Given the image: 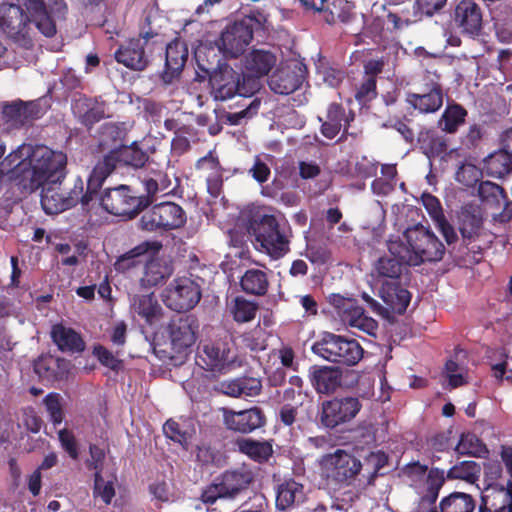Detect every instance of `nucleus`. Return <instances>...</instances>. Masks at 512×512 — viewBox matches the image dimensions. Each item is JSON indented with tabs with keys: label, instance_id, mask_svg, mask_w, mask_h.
<instances>
[{
	"label": "nucleus",
	"instance_id": "f704fd0d",
	"mask_svg": "<svg viewBox=\"0 0 512 512\" xmlns=\"http://www.w3.org/2000/svg\"><path fill=\"white\" fill-rule=\"evenodd\" d=\"M467 115L468 112L462 105L455 102L448 103L438 121V126L442 131L454 134L465 123Z\"/></svg>",
	"mask_w": 512,
	"mask_h": 512
},
{
	"label": "nucleus",
	"instance_id": "20e7f679",
	"mask_svg": "<svg viewBox=\"0 0 512 512\" xmlns=\"http://www.w3.org/2000/svg\"><path fill=\"white\" fill-rule=\"evenodd\" d=\"M254 479L255 473L247 465L225 470L202 489L200 499L206 505V512H217L213 505L219 499L234 500L250 487Z\"/></svg>",
	"mask_w": 512,
	"mask_h": 512
},
{
	"label": "nucleus",
	"instance_id": "3c124183",
	"mask_svg": "<svg viewBox=\"0 0 512 512\" xmlns=\"http://www.w3.org/2000/svg\"><path fill=\"white\" fill-rule=\"evenodd\" d=\"M333 9H329V14L326 21L329 24H335L337 21L348 24L355 18L352 6L348 2L338 1V4L333 2Z\"/></svg>",
	"mask_w": 512,
	"mask_h": 512
},
{
	"label": "nucleus",
	"instance_id": "bf43d9fd",
	"mask_svg": "<svg viewBox=\"0 0 512 512\" xmlns=\"http://www.w3.org/2000/svg\"><path fill=\"white\" fill-rule=\"evenodd\" d=\"M421 202L435 223L445 218L440 200L436 196L430 193H423Z\"/></svg>",
	"mask_w": 512,
	"mask_h": 512
},
{
	"label": "nucleus",
	"instance_id": "412c9836",
	"mask_svg": "<svg viewBox=\"0 0 512 512\" xmlns=\"http://www.w3.org/2000/svg\"><path fill=\"white\" fill-rule=\"evenodd\" d=\"M115 154L109 152L100 159L93 167L88 179L86 191H83L82 206H88L89 203L98 194L105 180L115 171L117 167V158Z\"/></svg>",
	"mask_w": 512,
	"mask_h": 512
},
{
	"label": "nucleus",
	"instance_id": "a878e982",
	"mask_svg": "<svg viewBox=\"0 0 512 512\" xmlns=\"http://www.w3.org/2000/svg\"><path fill=\"white\" fill-rule=\"evenodd\" d=\"M379 294L387 308L399 315L406 311L411 301V293L400 282H382Z\"/></svg>",
	"mask_w": 512,
	"mask_h": 512
},
{
	"label": "nucleus",
	"instance_id": "6e6d98bb",
	"mask_svg": "<svg viewBox=\"0 0 512 512\" xmlns=\"http://www.w3.org/2000/svg\"><path fill=\"white\" fill-rule=\"evenodd\" d=\"M165 279V273L160 263L156 261L148 262L145 265L143 277L141 278V284L144 287H153L162 283Z\"/></svg>",
	"mask_w": 512,
	"mask_h": 512
},
{
	"label": "nucleus",
	"instance_id": "f257e3e1",
	"mask_svg": "<svg viewBox=\"0 0 512 512\" xmlns=\"http://www.w3.org/2000/svg\"><path fill=\"white\" fill-rule=\"evenodd\" d=\"M27 150V159L30 169L23 168L24 187L35 191L42 188L41 206L46 214H59L78 203L82 204L84 182L81 177L74 180L69 190L62 188V180L66 176L67 156L63 152L53 151L46 146H39L32 150L21 147L11 152L4 161L9 166L18 168L25 165L23 151Z\"/></svg>",
	"mask_w": 512,
	"mask_h": 512
},
{
	"label": "nucleus",
	"instance_id": "4c0bfd02",
	"mask_svg": "<svg viewBox=\"0 0 512 512\" xmlns=\"http://www.w3.org/2000/svg\"><path fill=\"white\" fill-rule=\"evenodd\" d=\"M409 266L400 257L392 255L384 256L377 260L375 271L378 277L386 278L384 282H400L403 268Z\"/></svg>",
	"mask_w": 512,
	"mask_h": 512
},
{
	"label": "nucleus",
	"instance_id": "7c9ffc66",
	"mask_svg": "<svg viewBox=\"0 0 512 512\" xmlns=\"http://www.w3.org/2000/svg\"><path fill=\"white\" fill-rule=\"evenodd\" d=\"M476 506V499L471 494L454 491L443 497L439 505L429 512H474Z\"/></svg>",
	"mask_w": 512,
	"mask_h": 512
},
{
	"label": "nucleus",
	"instance_id": "a19ab883",
	"mask_svg": "<svg viewBox=\"0 0 512 512\" xmlns=\"http://www.w3.org/2000/svg\"><path fill=\"white\" fill-rule=\"evenodd\" d=\"M132 308L148 324H152L161 313V306L153 294L136 295L133 298Z\"/></svg>",
	"mask_w": 512,
	"mask_h": 512
},
{
	"label": "nucleus",
	"instance_id": "9d476101",
	"mask_svg": "<svg viewBox=\"0 0 512 512\" xmlns=\"http://www.w3.org/2000/svg\"><path fill=\"white\" fill-rule=\"evenodd\" d=\"M201 297V287L196 281L188 277H180L166 287L163 302L173 311L185 312L193 309Z\"/></svg>",
	"mask_w": 512,
	"mask_h": 512
},
{
	"label": "nucleus",
	"instance_id": "4d7b16f0",
	"mask_svg": "<svg viewBox=\"0 0 512 512\" xmlns=\"http://www.w3.org/2000/svg\"><path fill=\"white\" fill-rule=\"evenodd\" d=\"M163 433L167 438L187 449L190 435L187 431L181 429L178 422L173 419L167 420L163 425Z\"/></svg>",
	"mask_w": 512,
	"mask_h": 512
},
{
	"label": "nucleus",
	"instance_id": "338daca9",
	"mask_svg": "<svg viewBox=\"0 0 512 512\" xmlns=\"http://www.w3.org/2000/svg\"><path fill=\"white\" fill-rule=\"evenodd\" d=\"M329 303L337 310L341 320L344 319L346 313L350 312L352 308L357 306L355 300L343 297L340 294H331L329 296Z\"/></svg>",
	"mask_w": 512,
	"mask_h": 512
},
{
	"label": "nucleus",
	"instance_id": "09e8293b",
	"mask_svg": "<svg viewBox=\"0 0 512 512\" xmlns=\"http://www.w3.org/2000/svg\"><path fill=\"white\" fill-rule=\"evenodd\" d=\"M116 482L117 476L115 473H111L107 476V479L103 477L102 473H94L93 496L95 498L100 497L106 505H109L115 496Z\"/></svg>",
	"mask_w": 512,
	"mask_h": 512
},
{
	"label": "nucleus",
	"instance_id": "a211bd4d",
	"mask_svg": "<svg viewBox=\"0 0 512 512\" xmlns=\"http://www.w3.org/2000/svg\"><path fill=\"white\" fill-rule=\"evenodd\" d=\"M188 47L186 43L178 38L166 46L164 70L160 79L165 85L172 84L179 79L188 60Z\"/></svg>",
	"mask_w": 512,
	"mask_h": 512
},
{
	"label": "nucleus",
	"instance_id": "13d9d810",
	"mask_svg": "<svg viewBox=\"0 0 512 512\" xmlns=\"http://www.w3.org/2000/svg\"><path fill=\"white\" fill-rule=\"evenodd\" d=\"M481 176L480 170L473 164H462L456 171V181L466 187H473Z\"/></svg>",
	"mask_w": 512,
	"mask_h": 512
},
{
	"label": "nucleus",
	"instance_id": "c9c22d12",
	"mask_svg": "<svg viewBox=\"0 0 512 512\" xmlns=\"http://www.w3.org/2000/svg\"><path fill=\"white\" fill-rule=\"evenodd\" d=\"M484 169L489 176L502 178L512 172V154L502 147L490 154L484 161Z\"/></svg>",
	"mask_w": 512,
	"mask_h": 512
},
{
	"label": "nucleus",
	"instance_id": "ea45409f",
	"mask_svg": "<svg viewBox=\"0 0 512 512\" xmlns=\"http://www.w3.org/2000/svg\"><path fill=\"white\" fill-rule=\"evenodd\" d=\"M446 479L447 477L443 469L438 467L429 469L425 479L426 491L421 498V502L429 506L434 505Z\"/></svg>",
	"mask_w": 512,
	"mask_h": 512
},
{
	"label": "nucleus",
	"instance_id": "aec40b11",
	"mask_svg": "<svg viewBox=\"0 0 512 512\" xmlns=\"http://www.w3.org/2000/svg\"><path fill=\"white\" fill-rule=\"evenodd\" d=\"M72 111L78 121L87 129L106 117V102L100 97L80 95L72 102Z\"/></svg>",
	"mask_w": 512,
	"mask_h": 512
},
{
	"label": "nucleus",
	"instance_id": "69168bd1",
	"mask_svg": "<svg viewBox=\"0 0 512 512\" xmlns=\"http://www.w3.org/2000/svg\"><path fill=\"white\" fill-rule=\"evenodd\" d=\"M58 437L67 454L74 460L78 459L79 451L74 434L67 429H62L58 432Z\"/></svg>",
	"mask_w": 512,
	"mask_h": 512
},
{
	"label": "nucleus",
	"instance_id": "5701e85b",
	"mask_svg": "<svg viewBox=\"0 0 512 512\" xmlns=\"http://www.w3.org/2000/svg\"><path fill=\"white\" fill-rule=\"evenodd\" d=\"M115 59L118 63L131 70H144L149 64L145 53V42L141 38L130 39L116 50Z\"/></svg>",
	"mask_w": 512,
	"mask_h": 512
},
{
	"label": "nucleus",
	"instance_id": "f03ea898",
	"mask_svg": "<svg viewBox=\"0 0 512 512\" xmlns=\"http://www.w3.org/2000/svg\"><path fill=\"white\" fill-rule=\"evenodd\" d=\"M404 237L406 243L401 240L389 241L388 251L400 257L409 266L442 260L445 246L430 229L423 225H415L406 229Z\"/></svg>",
	"mask_w": 512,
	"mask_h": 512
},
{
	"label": "nucleus",
	"instance_id": "864d4df0",
	"mask_svg": "<svg viewBox=\"0 0 512 512\" xmlns=\"http://www.w3.org/2000/svg\"><path fill=\"white\" fill-rule=\"evenodd\" d=\"M50 420L54 425H59L64 419L63 406L61 404V396L56 392L47 394L43 400Z\"/></svg>",
	"mask_w": 512,
	"mask_h": 512
},
{
	"label": "nucleus",
	"instance_id": "9b49d317",
	"mask_svg": "<svg viewBox=\"0 0 512 512\" xmlns=\"http://www.w3.org/2000/svg\"><path fill=\"white\" fill-rule=\"evenodd\" d=\"M361 407L362 404L356 397L325 400L321 404L320 423L327 429H335L354 419Z\"/></svg>",
	"mask_w": 512,
	"mask_h": 512
},
{
	"label": "nucleus",
	"instance_id": "37998d69",
	"mask_svg": "<svg viewBox=\"0 0 512 512\" xmlns=\"http://www.w3.org/2000/svg\"><path fill=\"white\" fill-rule=\"evenodd\" d=\"M418 141L425 154L429 157H439L446 153L448 144L445 136L434 130H426L419 134Z\"/></svg>",
	"mask_w": 512,
	"mask_h": 512
},
{
	"label": "nucleus",
	"instance_id": "393cba45",
	"mask_svg": "<svg viewBox=\"0 0 512 512\" xmlns=\"http://www.w3.org/2000/svg\"><path fill=\"white\" fill-rule=\"evenodd\" d=\"M51 338L63 353L78 354L82 353L86 348V343L81 334L61 323L52 326Z\"/></svg>",
	"mask_w": 512,
	"mask_h": 512
},
{
	"label": "nucleus",
	"instance_id": "5fc2aeb1",
	"mask_svg": "<svg viewBox=\"0 0 512 512\" xmlns=\"http://www.w3.org/2000/svg\"><path fill=\"white\" fill-rule=\"evenodd\" d=\"M377 80L363 76L356 87L355 99L360 104H366L377 97Z\"/></svg>",
	"mask_w": 512,
	"mask_h": 512
},
{
	"label": "nucleus",
	"instance_id": "e2e57ef3",
	"mask_svg": "<svg viewBox=\"0 0 512 512\" xmlns=\"http://www.w3.org/2000/svg\"><path fill=\"white\" fill-rule=\"evenodd\" d=\"M93 354L97 357L99 362L111 370L117 371L121 367V360L115 357L106 347L96 345L93 349Z\"/></svg>",
	"mask_w": 512,
	"mask_h": 512
},
{
	"label": "nucleus",
	"instance_id": "6e6552de",
	"mask_svg": "<svg viewBox=\"0 0 512 512\" xmlns=\"http://www.w3.org/2000/svg\"><path fill=\"white\" fill-rule=\"evenodd\" d=\"M99 200L105 211L127 219L134 218L148 207V201L139 200L128 185L106 188Z\"/></svg>",
	"mask_w": 512,
	"mask_h": 512
},
{
	"label": "nucleus",
	"instance_id": "0eeeda50",
	"mask_svg": "<svg viewBox=\"0 0 512 512\" xmlns=\"http://www.w3.org/2000/svg\"><path fill=\"white\" fill-rule=\"evenodd\" d=\"M262 28L260 20L247 15L229 23L222 31L218 47L226 57L237 58L251 43L254 33Z\"/></svg>",
	"mask_w": 512,
	"mask_h": 512
},
{
	"label": "nucleus",
	"instance_id": "b1692460",
	"mask_svg": "<svg viewBox=\"0 0 512 512\" xmlns=\"http://www.w3.org/2000/svg\"><path fill=\"white\" fill-rule=\"evenodd\" d=\"M458 229L463 242L471 241L479 236L483 226L481 208L472 203L465 204L457 213Z\"/></svg>",
	"mask_w": 512,
	"mask_h": 512
},
{
	"label": "nucleus",
	"instance_id": "f3484780",
	"mask_svg": "<svg viewBox=\"0 0 512 512\" xmlns=\"http://www.w3.org/2000/svg\"><path fill=\"white\" fill-rule=\"evenodd\" d=\"M331 465L330 477L340 484L350 485L360 473L363 465L354 455L338 449L327 457Z\"/></svg>",
	"mask_w": 512,
	"mask_h": 512
},
{
	"label": "nucleus",
	"instance_id": "8fccbe9b",
	"mask_svg": "<svg viewBox=\"0 0 512 512\" xmlns=\"http://www.w3.org/2000/svg\"><path fill=\"white\" fill-rule=\"evenodd\" d=\"M261 105V100L259 98H254L250 104L239 112H227L223 111L219 116L221 122L228 125H239L242 120L252 118L254 115L258 113V110Z\"/></svg>",
	"mask_w": 512,
	"mask_h": 512
},
{
	"label": "nucleus",
	"instance_id": "423d86ee",
	"mask_svg": "<svg viewBox=\"0 0 512 512\" xmlns=\"http://www.w3.org/2000/svg\"><path fill=\"white\" fill-rule=\"evenodd\" d=\"M311 350L328 362L346 366L356 365L364 353L362 346L355 339L331 332H324L321 338L313 343Z\"/></svg>",
	"mask_w": 512,
	"mask_h": 512
},
{
	"label": "nucleus",
	"instance_id": "4be33fe9",
	"mask_svg": "<svg viewBox=\"0 0 512 512\" xmlns=\"http://www.w3.org/2000/svg\"><path fill=\"white\" fill-rule=\"evenodd\" d=\"M478 512H512V488L489 483L482 492Z\"/></svg>",
	"mask_w": 512,
	"mask_h": 512
},
{
	"label": "nucleus",
	"instance_id": "6ab92c4d",
	"mask_svg": "<svg viewBox=\"0 0 512 512\" xmlns=\"http://www.w3.org/2000/svg\"><path fill=\"white\" fill-rule=\"evenodd\" d=\"M453 21L461 33L470 37L478 36L482 29V12L472 0H461L455 7Z\"/></svg>",
	"mask_w": 512,
	"mask_h": 512
},
{
	"label": "nucleus",
	"instance_id": "2eb2a0df",
	"mask_svg": "<svg viewBox=\"0 0 512 512\" xmlns=\"http://www.w3.org/2000/svg\"><path fill=\"white\" fill-rule=\"evenodd\" d=\"M428 82L421 93L408 95L409 104L420 113L429 114L438 111L443 105V89L439 82V76L431 77L428 72Z\"/></svg>",
	"mask_w": 512,
	"mask_h": 512
},
{
	"label": "nucleus",
	"instance_id": "49530a36",
	"mask_svg": "<svg viewBox=\"0 0 512 512\" xmlns=\"http://www.w3.org/2000/svg\"><path fill=\"white\" fill-rule=\"evenodd\" d=\"M478 196L490 208L500 209L505 202L506 193L498 184L482 181L478 186Z\"/></svg>",
	"mask_w": 512,
	"mask_h": 512
},
{
	"label": "nucleus",
	"instance_id": "cd10ccee",
	"mask_svg": "<svg viewBox=\"0 0 512 512\" xmlns=\"http://www.w3.org/2000/svg\"><path fill=\"white\" fill-rule=\"evenodd\" d=\"M276 63V57L269 51L252 50L244 60V75L252 77L255 81L268 75Z\"/></svg>",
	"mask_w": 512,
	"mask_h": 512
},
{
	"label": "nucleus",
	"instance_id": "dca6fc26",
	"mask_svg": "<svg viewBox=\"0 0 512 512\" xmlns=\"http://www.w3.org/2000/svg\"><path fill=\"white\" fill-rule=\"evenodd\" d=\"M308 379L316 393L331 395L343 386V371L337 366L312 365L308 369Z\"/></svg>",
	"mask_w": 512,
	"mask_h": 512
},
{
	"label": "nucleus",
	"instance_id": "39448f33",
	"mask_svg": "<svg viewBox=\"0 0 512 512\" xmlns=\"http://www.w3.org/2000/svg\"><path fill=\"white\" fill-rule=\"evenodd\" d=\"M211 96L215 101H226L235 96L251 97L259 89L260 83L252 77H245L243 71H236L228 65L214 70L209 78Z\"/></svg>",
	"mask_w": 512,
	"mask_h": 512
},
{
	"label": "nucleus",
	"instance_id": "052dcab7",
	"mask_svg": "<svg viewBox=\"0 0 512 512\" xmlns=\"http://www.w3.org/2000/svg\"><path fill=\"white\" fill-rule=\"evenodd\" d=\"M90 458L86 460V467L94 473H102L105 451L96 444L89 445Z\"/></svg>",
	"mask_w": 512,
	"mask_h": 512
},
{
	"label": "nucleus",
	"instance_id": "774afa93",
	"mask_svg": "<svg viewBox=\"0 0 512 512\" xmlns=\"http://www.w3.org/2000/svg\"><path fill=\"white\" fill-rule=\"evenodd\" d=\"M429 468L425 464H421L419 461H413L406 464L402 472L411 482H419L426 476Z\"/></svg>",
	"mask_w": 512,
	"mask_h": 512
},
{
	"label": "nucleus",
	"instance_id": "1a4fd4ad",
	"mask_svg": "<svg viewBox=\"0 0 512 512\" xmlns=\"http://www.w3.org/2000/svg\"><path fill=\"white\" fill-rule=\"evenodd\" d=\"M187 221L183 208L174 202H162L154 205L140 219V228L149 232L169 231L181 228Z\"/></svg>",
	"mask_w": 512,
	"mask_h": 512
},
{
	"label": "nucleus",
	"instance_id": "79ce46f5",
	"mask_svg": "<svg viewBox=\"0 0 512 512\" xmlns=\"http://www.w3.org/2000/svg\"><path fill=\"white\" fill-rule=\"evenodd\" d=\"M229 311L235 322L248 323L256 317L259 304L246 299L244 296H237L232 300Z\"/></svg>",
	"mask_w": 512,
	"mask_h": 512
},
{
	"label": "nucleus",
	"instance_id": "c756f323",
	"mask_svg": "<svg viewBox=\"0 0 512 512\" xmlns=\"http://www.w3.org/2000/svg\"><path fill=\"white\" fill-rule=\"evenodd\" d=\"M303 82V78L290 67H281L270 76L268 84L270 89L281 95H288L296 91Z\"/></svg>",
	"mask_w": 512,
	"mask_h": 512
},
{
	"label": "nucleus",
	"instance_id": "0e129e2a",
	"mask_svg": "<svg viewBox=\"0 0 512 512\" xmlns=\"http://www.w3.org/2000/svg\"><path fill=\"white\" fill-rule=\"evenodd\" d=\"M241 395L248 397L258 396L262 391V381L259 377H239Z\"/></svg>",
	"mask_w": 512,
	"mask_h": 512
},
{
	"label": "nucleus",
	"instance_id": "c03bdc74",
	"mask_svg": "<svg viewBox=\"0 0 512 512\" xmlns=\"http://www.w3.org/2000/svg\"><path fill=\"white\" fill-rule=\"evenodd\" d=\"M114 157L117 158V164L122 162L124 165L134 168H141L148 160V155L136 142L129 146H123L120 149L111 150Z\"/></svg>",
	"mask_w": 512,
	"mask_h": 512
},
{
	"label": "nucleus",
	"instance_id": "473e14b6",
	"mask_svg": "<svg viewBox=\"0 0 512 512\" xmlns=\"http://www.w3.org/2000/svg\"><path fill=\"white\" fill-rule=\"evenodd\" d=\"M240 287L249 295L264 296L269 288L267 273L257 268H250L240 278Z\"/></svg>",
	"mask_w": 512,
	"mask_h": 512
},
{
	"label": "nucleus",
	"instance_id": "4468645a",
	"mask_svg": "<svg viewBox=\"0 0 512 512\" xmlns=\"http://www.w3.org/2000/svg\"><path fill=\"white\" fill-rule=\"evenodd\" d=\"M223 421L227 429L241 434H249L265 426L266 416L263 410L257 406L241 411L224 409Z\"/></svg>",
	"mask_w": 512,
	"mask_h": 512
},
{
	"label": "nucleus",
	"instance_id": "de8ad7c7",
	"mask_svg": "<svg viewBox=\"0 0 512 512\" xmlns=\"http://www.w3.org/2000/svg\"><path fill=\"white\" fill-rule=\"evenodd\" d=\"M58 358L52 356H40L34 362V372L43 381L54 382L61 379Z\"/></svg>",
	"mask_w": 512,
	"mask_h": 512
},
{
	"label": "nucleus",
	"instance_id": "ddd939ff",
	"mask_svg": "<svg viewBox=\"0 0 512 512\" xmlns=\"http://www.w3.org/2000/svg\"><path fill=\"white\" fill-rule=\"evenodd\" d=\"M354 118L355 114L352 111L346 113L345 108L341 104L331 103L327 109L326 120L322 121L319 118V121L322 122L321 133L327 139H333L343 128L338 142L346 141L348 136L356 138L357 133L349 131L350 123L354 121Z\"/></svg>",
	"mask_w": 512,
	"mask_h": 512
},
{
	"label": "nucleus",
	"instance_id": "c85d7f7f",
	"mask_svg": "<svg viewBox=\"0 0 512 512\" xmlns=\"http://www.w3.org/2000/svg\"><path fill=\"white\" fill-rule=\"evenodd\" d=\"M145 194L137 196L139 200H147L148 206L152 204L154 197L158 193L168 194L171 186V180L168 175L162 171L145 172L139 176Z\"/></svg>",
	"mask_w": 512,
	"mask_h": 512
},
{
	"label": "nucleus",
	"instance_id": "58836bf2",
	"mask_svg": "<svg viewBox=\"0 0 512 512\" xmlns=\"http://www.w3.org/2000/svg\"><path fill=\"white\" fill-rule=\"evenodd\" d=\"M343 323L351 328H356L359 331L366 333L369 336H376L378 331V322L366 315L365 310L356 306L352 310L345 314Z\"/></svg>",
	"mask_w": 512,
	"mask_h": 512
},
{
	"label": "nucleus",
	"instance_id": "2f4dec72",
	"mask_svg": "<svg viewBox=\"0 0 512 512\" xmlns=\"http://www.w3.org/2000/svg\"><path fill=\"white\" fill-rule=\"evenodd\" d=\"M161 248L162 244L159 241H144L118 257L114 264L115 269L118 272L129 270L141 262L142 256L150 251L157 253Z\"/></svg>",
	"mask_w": 512,
	"mask_h": 512
},
{
	"label": "nucleus",
	"instance_id": "680f3d73",
	"mask_svg": "<svg viewBox=\"0 0 512 512\" xmlns=\"http://www.w3.org/2000/svg\"><path fill=\"white\" fill-rule=\"evenodd\" d=\"M203 353L208 358L207 365L211 368L223 366L227 360L224 349L213 343L204 345Z\"/></svg>",
	"mask_w": 512,
	"mask_h": 512
},
{
	"label": "nucleus",
	"instance_id": "e433bc0d",
	"mask_svg": "<svg viewBox=\"0 0 512 512\" xmlns=\"http://www.w3.org/2000/svg\"><path fill=\"white\" fill-rule=\"evenodd\" d=\"M237 444L241 453L259 464L266 463L273 455V447L269 441L241 439Z\"/></svg>",
	"mask_w": 512,
	"mask_h": 512
},
{
	"label": "nucleus",
	"instance_id": "72a5a7b5",
	"mask_svg": "<svg viewBox=\"0 0 512 512\" xmlns=\"http://www.w3.org/2000/svg\"><path fill=\"white\" fill-rule=\"evenodd\" d=\"M482 467L474 460L456 462L446 473L448 480H460L468 484H476L481 476Z\"/></svg>",
	"mask_w": 512,
	"mask_h": 512
},
{
	"label": "nucleus",
	"instance_id": "603ef678",
	"mask_svg": "<svg viewBox=\"0 0 512 512\" xmlns=\"http://www.w3.org/2000/svg\"><path fill=\"white\" fill-rule=\"evenodd\" d=\"M21 100L6 104L3 107L2 114L5 123L13 128H20L26 124L25 112H23Z\"/></svg>",
	"mask_w": 512,
	"mask_h": 512
},
{
	"label": "nucleus",
	"instance_id": "bb28decb",
	"mask_svg": "<svg viewBox=\"0 0 512 512\" xmlns=\"http://www.w3.org/2000/svg\"><path fill=\"white\" fill-rule=\"evenodd\" d=\"M305 498L304 486L290 478L277 486L275 505L278 510L286 511L303 503Z\"/></svg>",
	"mask_w": 512,
	"mask_h": 512
},
{
	"label": "nucleus",
	"instance_id": "f8f14e48",
	"mask_svg": "<svg viewBox=\"0 0 512 512\" xmlns=\"http://www.w3.org/2000/svg\"><path fill=\"white\" fill-rule=\"evenodd\" d=\"M198 328V321L193 315L172 318L167 328L172 350L186 355L196 341Z\"/></svg>",
	"mask_w": 512,
	"mask_h": 512
},
{
	"label": "nucleus",
	"instance_id": "a18cd8bd",
	"mask_svg": "<svg viewBox=\"0 0 512 512\" xmlns=\"http://www.w3.org/2000/svg\"><path fill=\"white\" fill-rule=\"evenodd\" d=\"M459 455H468L476 458L486 457L489 453L487 446L473 433H463L455 447Z\"/></svg>",
	"mask_w": 512,
	"mask_h": 512
},
{
	"label": "nucleus",
	"instance_id": "7ed1b4c3",
	"mask_svg": "<svg viewBox=\"0 0 512 512\" xmlns=\"http://www.w3.org/2000/svg\"><path fill=\"white\" fill-rule=\"evenodd\" d=\"M248 229L270 258L278 260L290 252L293 231L283 215H255L249 220Z\"/></svg>",
	"mask_w": 512,
	"mask_h": 512
}]
</instances>
